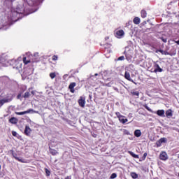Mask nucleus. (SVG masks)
Here are the masks:
<instances>
[{
	"label": "nucleus",
	"mask_w": 179,
	"mask_h": 179,
	"mask_svg": "<svg viewBox=\"0 0 179 179\" xmlns=\"http://www.w3.org/2000/svg\"><path fill=\"white\" fill-rule=\"evenodd\" d=\"M115 115H117V118H119V119L120 117H122V115H121V113H120V112H116Z\"/></svg>",
	"instance_id": "nucleus-36"
},
{
	"label": "nucleus",
	"mask_w": 179,
	"mask_h": 179,
	"mask_svg": "<svg viewBox=\"0 0 179 179\" xmlns=\"http://www.w3.org/2000/svg\"><path fill=\"white\" fill-rule=\"evenodd\" d=\"M10 65H12L19 72L22 71V62L15 59H8L6 57H0V68L1 66H9Z\"/></svg>",
	"instance_id": "nucleus-1"
},
{
	"label": "nucleus",
	"mask_w": 179,
	"mask_h": 179,
	"mask_svg": "<svg viewBox=\"0 0 179 179\" xmlns=\"http://www.w3.org/2000/svg\"><path fill=\"white\" fill-rule=\"evenodd\" d=\"M162 41H163L164 43H167V39L163 38V39H162Z\"/></svg>",
	"instance_id": "nucleus-42"
},
{
	"label": "nucleus",
	"mask_w": 179,
	"mask_h": 179,
	"mask_svg": "<svg viewBox=\"0 0 179 179\" xmlns=\"http://www.w3.org/2000/svg\"><path fill=\"white\" fill-rule=\"evenodd\" d=\"M29 113L38 114V111H36L33 109H29L23 112H15L16 115H24V114H29Z\"/></svg>",
	"instance_id": "nucleus-4"
},
{
	"label": "nucleus",
	"mask_w": 179,
	"mask_h": 179,
	"mask_svg": "<svg viewBox=\"0 0 179 179\" xmlns=\"http://www.w3.org/2000/svg\"><path fill=\"white\" fill-rule=\"evenodd\" d=\"M31 132V129H30V127L29 126H26L25 129H24L25 135H27V136H29V135H30Z\"/></svg>",
	"instance_id": "nucleus-13"
},
{
	"label": "nucleus",
	"mask_w": 179,
	"mask_h": 179,
	"mask_svg": "<svg viewBox=\"0 0 179 179\" xmlns=\"http://www.w3.org/2000/svg\"><path fill=\"white\" fill-rule=\"evenodd\" d=\"M110 178L111 179L117 178V173H112V175L110 176Z\"/></svg>",
	"instance_id": "nucleus-31"
},
{
	"label": "nucleus",
	"mask_w": 179,
	"mask_h": 179,
	"mask_svg": "<svg viewBox=\"0 0 179 179\" xmlns=\"http://www.w3.org/2000/svg\"><path fill=\"white\" fill-rule=\"evenodd\" d=\"M75 86H76V83H71L69 86V89L71 92V93H75Z\"/></svg>",
	"instance_id": "nucleus-10"
},
{
	"label": "nucleus",
	"mask_w": 179,
	"mask_h": 179,
	"mask_svg": "<svg viewBox=\"0 0 179 179\" xmlns=\"http://www.w3.org/2000/svg\"><path fill=\"white\" fill-rule=\"evenodd\" d=\"M176 43L179 45V41H176Z\"/></svg>",
	"instance_id": "nucleus-46"
},
{
	"label": "nucleus",
	"mask_w": 179,
	"mask_h": 179,
	"mask_svg": "<svg viewBox=\"0 0 179 179\" xmlns=\"http://www.w3.org/2000/svg\"><path fill=\"white\" fill-rule=\"evenodd\" d=\"M124 78L127 79V80H129V82H132V83H134L135 85H136V83H135V81H134V80L131 78V74L129 73V72L128 71L125 72Z\"/></svg>",
	"instance_id": "nucleus-7"
},
{
	"label": "nucleus",
	"mask_w": 179,
	"mask_h": 179,
	"mask_svg": "<svg viewBox=\"0 0 179 179\" xmlns=\"http://www.w3.org/2000/svg\"><path fill=\"white\" fill-rule=\"evenodd\" d=\"M13 157L15 158V159H16V157H16V154H15V153H13Z\"/></svg>",
	"instance_id": "nucleus-43"
},
{
	"label": "nucleus",
	"mask_w": 179,
	"mask_h": 179,
	"mask_svg": "<svg viewBox=\"0 0 179 179\" xmlns=\"http://www.w3.org/2000/svg\"><path fill=\"white\" fill-rule=\"evenodd\" d=\"M119 121L122 122V124H125L128 122V119L125 118V116H122L119 118Z\"/></svg>",
	"instance_id": "nucleus-15"
},
{
	"label": "nucleus",
	"mask_w": 179,
	"mask_h": 179,
	"mask_svg": "<svg viewBox=\"0 0 179 179\" xmlns=\"http://www.w3.org/2000/svg\"><path fill=\"white\" fill-rule=\"evenodd\" d=\"M141 135H142V132L141 131V130L136 129V131H134V136L136 138H139Z\"/></svg>",
	"instance_id": "nucleus-18"
},
{
	"label": "nucleus",
	"mask_w": 179,
	"mask_h": 179,
	"mask_svg": "<svg viewBox=\"0 0 179 179\" xmlns=\"http://www.w3.org/2000/svg\"><path fill=\"white\" fill-rule=\"evenodd\" d=\"M34 57L35 58V59H38V52H35L34 54Z\"/></svg>",
	"instance_id": "nucleus-32"
},
{
	"label": "nucleus",
	"mask_w": 179,
	"mask_h": 179,
	"mask_svg": "<svg viewBox=\"0 0 179 179\" xmlns=\"http://www.w3.org/2000/svg\"><path fill=\"white\" fill-rule=\"evenodd\" d=\"M125 33L124 32V30L120 29L118 31H116L115 33V37H117V38H122V37H124Z\"/></svg>",
	"instance_id": "nucleus-5"
},
{
	"label": "nucleus",
	"mask_w": 179,
	"mask_h": 179,
	"mask_svg": "<svg viewBox=\"0 0 179 179\" xmlns=\"http://www.w3.org/2000/svg\"><path fill=\"white\" fill-rule=\"evenodd\" d=\"M155 52L157 54V52H161L162 55H170V53L167 51H164L163 50H157L155 51Z\"/></svg>",
	"instance_id": "nucleus-14"
},
{
	"label": "nucleus",
	"mask_w": 179,
	"mask_h": 179,
	"mask_svg": "<svg viewBox=\"0 0 179 179\" xmlns=\"http://www.w3.org/2000/svg\"><path fill=\"white\" fill-rule=\"evenodd\" d=\"M52 61H57L58 60V56L54 55L52 57Z\"/></svg>",
	"instance_id": "nucleus-33"
},
{
	"label": "nucleus",
	"mask_w": 179,
	"mask_h": 179,
	"mask_svg": "<svg viewBox=\"0 0 179 179\" xmlns=\"http://www.w3.org/2000/svg\"><path fill=\"white\" fill-rule=\"evenodd\" d=\"M94 137L96 138V135H94Z\"/></svg>",
	"instance_id": "nucleus-49"
},
{
	"label": "nucleus",
	"mask_w": 179,
	"mask_h": 179,
	"mask_svg": "<svg viewBox=\"0 0 179 179\" xmlns=\"http://www.w3.org/2000/svg\"><path fill=\"white\" fill-rule=\"evenodd\" d=\"M166 117H167L168 118H171L173 117V111L171 110V109H169L166 111Z\"/></svg>",
	"instance_id": "nucleus-12"
},
{
	"label": "nucleus",
	"mask_w": 179,
	"mask_h": 179,
	"mask_svg": "<svg viewBox=\"0 0 179 179\" xmlns=\"http://www.w3.org/2000/svg\"><path fill=\"white\" fill-rule=\"evenodd\" d=\"M9 122H10V124H17V118H16V117H11L9 120Z\"/></svg>",
	"instance_id": "nucleus-20"
},
{
	"label": "nucleus",
	"mask_w": 179,
	"mask_h": 179,
	"mask_svg": "<svg viewBox=\"0 0 179 179\" xmlns=\"http://www.w3.org/2000/svg\"><path fill=\"white\" fill-rule=\"evenodd\" d=\"M129 153L131 155V156H132V157H134L135 159H139V156L134 153L132 151H129Z\"/></svg>",
	"instance_id": "nucleus-22"
},
{
	"label": "nucleus",
	"mask_w": 179,
	"mask_h": 179,
	"mask_svg": "<svg viewBox=\"0 0 179 179\" xmlns=\"http://www.w3.org/2000/svg\"><path fill=\"white\" fill-rule=\"evenodd\" d=\"M37 61H38V60H34V62H37Z\"/></svg>",
	"instance_id": "nucleus-47"
},
{
	"label": "nucleus",
	"mask_w": 179,
	"mask_h": 179,
	"mask_svg": "<svg viewBox=\"0 0 179 179\" xmlns=\"http://www.w3.org/2000/svg\"><path fill=\"white\" fill-rule=\"evenodd\" d=\"M36 94V92L35 91H31V94Z\"/></svg>",
	"instance_id": "nucleus-44"
},
{
	"label": "nucleus",
	"mask_w": 179,
	"mask_h": 179,
	"mask_svg": "<svg viewBox=\"0 0 179 179\" xmlns=\"http://www.w3.org/2000/svg\"><path fill=\"white\" fill-rule=\"evenodd\" d=\"M20 8V6L17 7V13H26V8Z\"/></svg>",
	"instance_id": "nucleus-19"
},
{
	"label": "nucleus",
	"mask_w": 179,
	"mask_h": 179,
	"mask_svg": "<svg viewBox=\"0 0 179 179\" xmlns=\"http://www.w3.org/2000/svg\"><path fill=\"white\" fill-rule=\"evenodd\" d=\"M13 100V95L10 94L6 98L0 100V108L3 106L6 103H10Z\"/></svg>",
	"instance_id": "nucleus-2"
},
{
	"label": "nucleus",
	"mask_w": 179,
	"mask_h": 179,
	"mask_svg": "<svg viewBox=\"0 0 179 179\" xmlns=\"http://www.w3.org/2000/svg\"><path fill=\"white\" fill-rule=\"evenodd\" d=\"M23 62L25 64V65H27L30 62V60H27L26 57H23Z\"/></svg>",
	"instance_id": "nucleus-28"
},
{
	"label": "nucleus",
	"mask_w": 179,
	"mask_h": 179,
	"mask_svg": "<svg viewBox=\"0 0 179 179\" xmlns=\"http://www.w3.org/2000/svg\"><path fill=\"white\" fill-rule=\"evenodd\" d=\"M147 156H148V153L145 152V153L143 154V160H145L146 159Z\"/></svg>",
	"instance_id": "nucleus-38"
},
{
	"label": "nucleus",
	"mask_w": 179,
	"mask_h": 179,
	"mask_svg": "<svg viewBox=\"0 0 179 179\" xmlns=\"http://www.w3.org/2000/svg\"><path fill=\"white\" fill-rule=\"evenodd\" d=\"M94 137L96 138V135H94Z\"/></svg>",
	"instance_id": "nucleus-51"
},
{
	"label": "nucleus",
	"mask_w": 179,
	"mask_h": 179,
	"mask_svg": "<svg viewBox=\"0 0 179 179\" xmlns=\"http://www.w3.org/2000/svg\"><path fill=\"white\" fill-rule=\"evenodd\" d=\"M130 175H131V177H132V178L134 179L138 178V175L135 172H131Z\"/></svg>",
	"instance_id": "nucleus-24"
},
{
	"label": "nucleus",
	"mask_w": 179,
	"mask_h": 179,
	"mask_svg": "<svg viewBox=\"0 0 179 179\" xmlns=\"http://www.w3.org/2000/svg\"><path fill=\"white\" fill-rule=\"evenodd\" d=\"M16 160H18V162H21V163H24V160L22 159L21 158L19 157H15Z\"/></svg>",
	"instance_id": "nucleus-35"
},
{
	"label": "nucleus",
	"mask_w": 179,
	"mask_h": 179,
	"mask_svg": "<svg viewBox=\"0 0 179 179\" xmlns=\"http://www.w3.org/2000/svg\"><path fill=\"white\" fill-rule=\"evenodd\" d=\"M45 174L47 177H50V174H51V172L48 169H45Z\"/></svg>",
	"instance_id": "nucleus-27"
},
{
	"label": "nucleus",
	"mask_w": 179,
	"mask_h": 179,
	"mask_svg": "<svg viewBox=\"0 0 179 179\" xmlns=\"http://www.w3.org/2000/svg\"><path fill=\"white\" fill-rule=\"evenodd\" d=\"M157 114L159 117H166V115H164V110H158Z\"/></svg>",
	"instance_id": "nucleus-16"
},
{
	"label": "nucleus",
	"mask_w": 179,
	"mask_h": 179,
	"mask_svg": "<svg viewBox=\"0 0 179 179\" xmlns=\"http://www.w3.org/2000/svg\"><path fill=\"white\" fill-rule=\"evenodd\" d=\"M167 142V138H161L159 141L156 142V145L157 148H160L162 146V143H166Z\"/></svg>",
	"instance_id": "nucleus-6"
},
{
	"label": "nucleus",
	"mask_w": 179,
	"mask_h": 179,
	"mask_svg": "<svg viewBox=\"0 0 179 179\" xmlns=\"http://www.w3.org/2000/svg\"><path fill=\"white\" fill-rule=\"evenodd\" d=\"M2 30H7L8 27H6V25H3V27L1 28Z\"/></svg>",
	"instance_id": "nucleus-39"
},
{
	"label": "nucleus",
	"mask_w": 179,
	"mask_h": 179,
	"mask_svg": "<svg viewBox=\"0 0 179 179\" xmlns=\"http://www.w3.org/2000/svg\"><path fill=\"white\" fill-rule=\"evenodd\" d=\"M141 17H143V19H145V17L148 16V13H146V10H142L141 11Z\"/></svg>",
	"instance_id": "nucleus-21"
},
{
	"label": "nucleus",
	"mask_w": 179,
	"mask_h": 179,
	"mask_svg": "<svg viewBox=\"0 0 179 179\" xmlns=\"http://www.w3.org/2000/svg\"><path fill=\"white\" fill-rule=\"evenodd\" d=\"M94 137L96 138V135H94Z\"/></svg>",
	"instance_id": "nucleus-50"
},
{
	"label": "nucleus",
	"mask_w": 179,
	"mask_h": 179,
	"mask_svg": "<svg viewBox=\"0 0 179 179\" xmlns=\"http://www.w3.org/2000/svg\"><path fill=\"white\" fill-rule=\"evenodd\" d=\"M159 159L161 160H167L169 159V156L167 155V153L166 152H162L159 155Z\"/></svg>",
	"instance_id": "nucleus-8"
},
{
	"label": "nucleus",
	"mask_w": 179,
	"mask_h": 179,
	"mask_svg": "<svg viewBox=\"0 0 179 179\" xmlns=\"http://www.w3.org/2000/svg\"><path fill=\"white\" fill-rule=\"evenodd\" d=\"M23 97L24 99H29V97H30V92H25Z\"/></svg>",
	"instance_id": "nucleus-25"
},
{
	"label": "nucleus",
	"mask_w": 179,
	"mask_h": 179,
	"mask_svg": "<svg viewBox=\"0 0 179 179\" xmlns=\"http://www.w3.org/2000/svg\"><path fill=\"white\" fill-rule=\"evenodd\" d=\"M31 73H33V71L31 69H29V71L28 73H25V74L28 76L31 75Z\"/></svg>",
	"instance_id": "nucleus-37"
},
{
	"label": "nucleus",
	"mask_w": 179,
	"mask_h": 179,
	"mask_svg": "<svg viewBox=\"0 0 179 179\" xmlns=\"http://www.w3.org/2000/svg\"><path fill=\"white\" fill-rule=\"evenodd\" d=\"M55 76H57L55 73H50V77L51 78V79H54L55 78Z\"/></svg>",
	"instance_id": "nucleus-29"
},
{
	"label": "nucleus",
	"mask_w": 179,
	"mask_h": 179,
	"mask_svg": "<svg viewBox=\"0 0 179 179\" xmlns=\"http://www.w3.org/2000/svg\"><path fill=\"white\" fill-rule=\"evenodd\" d=\"M133 23H134V24H139V23H141V18L135 17L133 20Z\"/></svg>",
	"instance_id": "nucleus-17"
},
{
	"label": "nucleus",
	"mask_w": 179,
	"mask_h": 179,
	"mask_svg": "<svg viewBox=\"0 0 179 179\" xmlns=\"http://www.w3.org/2000/svg\"><path fill=\"white\" fill-rule=\"evenodd\" d=\"M126 134L128 135V134H129L128 131Z\"/></svg>",
	"instance_id": "nucleus-52"
},
{
	"label": "nucleus",
	"mask_w": 179,
	"mask_h": 179,
	"mask_svg": "<svg viewBox=\"0 0 179 179\" xmlns=\"http://www.w3.org/2000/svg\"><path fill=\"white\" fill-rule=\"evenodd\" d=\"M144 24H146V22H144Z\"/></svg>",
	"instance_id": "nucleus-48"
},
{
	"label": "nucleus",
	"mask_w": 179,
	"mask_h": 179,
	"mask_svg": "<svg viewBox=\"0 0 179 179\" xmlns=\"http://www.w3.org/2000/svg\"><path fill=\"white\" fill-rule=\"evenodd\" d=\"M50 152L52 156H55L56 155H58V152L55 150L50 149Z\"/></svg>",
	"instance_id": "nucleus-23"
},
{
	"label": "nucleus",
	"mask_w": 179,
	"mask_h": 179,
	"mask_svg": "<svg viewBox=\"0 0 179 179\" xmlns=\"http://www.w3.org/2000/svg\"><path fill=\"white\" fill-rule=\"evenodd\" d=\"M13 136H16L17 135V133L16 131H12Z\"/></svg>",
	"instance_id": "nucleus-41"
},
{
	"label": "nucleus",
	"mask_w": 179,
	"mask_h": 179,
	"mask_svg": "<svg viewBox=\"0 0 179 179\" xmlns=\"http://www.w3.org/2000/svg\"><path fill=\"white\" fill-rule=\"evenodd\" d=\"M0 169H1V165H0Z\"/></svg>",
	"instance_id": "nucleus-53"
},
{
	"label": "nucleus",
	"mask_w": 179,
	"mask_h": 179,
	"mask_svg": "<svg viewBox=\"0 0 179 179\" xmlns=\"http://www.w3.org/2000/svg\"><path fill=\"white\" fill-rule=\"evenodd\" d=\"M125 59V57L124 56H120L118 57L117 61H124Z\"/></svg>",
	"instance_id": "nucleus-34"
},
{
	"label": "nucleus",
	"mask_w": 179,
	"mask_h": 179,
	"mask_svg": "<svg viewBox=\"0 0 179 179\" xmlns=\"http://www.w3.org/2000/svg\"><path fill=\"white\" fill-rule=\"evenodd\" d=\"M78 103L80 107H85V104H86V101L85 100V98L81 96L78 100Z\"/></svg>",
	"instance_id": "nucleus-11"
},
{
	"label": "nucleus",
	"mask_w": 179,
	"mask_h": 179,
	"mask_svg": "<svg viewBox=\"0 0 179 179\" xmlns=\"http://www.w3.org/2000/svg\"><path fill=\"white\" fill-rule=\"evenodd\" d=\"M21 98H22V94H19L17 96V99H18V100H20Z\"/></svg>",
	"instance_id": "nucleus-40"
},
{
	"label": "nucleus",
	"mask_w": 179,
	"mask_h": 179,
	"mask_svg": "<svg viewBox=\"0 0 179 179\" xmlns=\"http://www.w3.org/2000/svg\"><path fill=\"white\" fill-rule=\"evenodd\" d=\"M94 76H99V74L98 73H95Z\"/></svg>",
	"instance_id": "nucleus-45"
},
{
	"label": "nucleus",
	"mask_w": 179,
	"mask_h": 179,
	"mask_svg": "<svg viewBox=\"0 0 179 179\" xmlns=\"http://www.w3.org/2000/svg\"><path fill=\"white\" fill-rule=\"evenodd\" d=\"M131 94H133V96H139V92L136 91V92H131Z\"/></svg>",
	"instance_id": "nucleus-30"
},
{
	"label": "nucleus",
	"mask_w": 179,
	"mask_h": 179,
	"mask_svg": "<svg viewBox=\"0 0 179 179\" xmlns=\"http://www.w3.org/2000/svg\"><path fill=\"white\" fill-rule=\"evenodd\" d=\"M154 68H155L154 72L155 73H157V72H163V69L160 68V66H159V64H155L154 65Z\"/></svg>",
	"instance_id": "nucleus-9"
},
{
	"label": "nucleus",
	"mask_w": 179,
	"mask_h": 179,
	"mask_svg": "<svg viewBox=\"0 0 179 179\" xmlns=\"http://www.w3.org/2000/svg\"><path fill=\"white\" fill-rule=\"evenodd\" d=\"M27 2L29 6L34 7V8H31L32 10L29 11V13H34V12H36L37 9H38V8H37V3L32 0H27Z\"/></svg>",
	"instance_id": "nucleus-3"
},
{
	"label": "nucleus",
	"mask_w": 179,
	"mask_h": 179,
	"mask_svg": "<svg viewBox=\"0 0 179 179\" xmlns=\"http://www.w3.org/2000/svg\"><path fill=\"white\" fill-rule=\"evenodd\" d=\"M143 107L148 110V111H150V113H152V109H150V108H149V106H148V105L145 104L143 105Z\"/></svg>",
	"instance_id": "nucleus-26"
}]
</instances>
